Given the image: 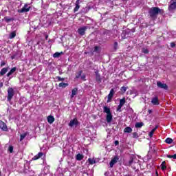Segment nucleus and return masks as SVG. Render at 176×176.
Segmentation results:
<instances>
[{"label":"nucleus","instance_id":"1","mask_svg":"<svg viewBox=\"0 0 176 176\" xmlns=\"http://www.w3.org/2000/svg\"><path fill=\"white\" fill-rule=\"evenodd\" d=\"M163 10L159 8V7H152L148 10V14L153 20H156L159 13H162Z\"/></svg>","mask_w":176,"mask_h":176},{"label":"nucleus","instance_id":"2","mask_svg":"<svg viewBox=\"0 0 176 176\" xmlns=\"http://www.w3.org/2000/svg\"><path fill=\"white\" fill-rule=\"evenodd\" d=\"M80 124V122H79V120H78L77 118H74V119H72L70 122L68 124L69 127H71L72 129H76L78 126Z\"/></svg>","mask_w":176,"mask_h":176},{"label":"nucleus","instance_id":"3","mask_svg":"<svg viewBox=\"0 0 176 176\" xmlns=\"http://www.w3.org/2000/svg\"><path fill=\"white\" fill-rule=\"evenodd\" d=\"M13 96H14V90L13 88H8V101H12V98H13Z\"/></svg>","mask_w":176,"mask_h":176},{"label":"nucleus","instance_id":"4","mask_svg":"<svg viewBox=\"0 0 176 176\" xmlns=\"http://www.w3.org/2000/svg\"><path fill=\"white\" fill-rule=\"evenodd\" d=\"M176 9V0H170V5L168 6V10H175Z\"/></svg>","mask_w":176,"mask_h":176},{"label":"nucleus","instance_id":"5","mask_svg":"<svg viewBox=\"0 0 176 176\" xmlns=\"http://www.w3.org/2000/svg\"><path fill=\"white\" fill-rule=\"evenodd\" d=\"M86 30H87V26H83L78 29V32L79 35H81V36H83L85 34H86Z\"/></svg>","mask_w":176,"mask_h":176},{"label":"nucleus","instance_id":"6","mask_svg":"<svg viewBox=\"0 0 176 176\" xmlns=\"http://www.w3.org/2000/svg\"><path fill=\"white\" fill-rule=\"evenodd\" d=\"M157 86L160 89H164V90H167V89H168V86H167V84L163 83L160 81H158L157 82Z\"/></svg>","mask_w":176,"mask_h":176},{"label":"nucleus","instance_id":"7","mask_svg":"<svg viewBox=\"0 0 176 176\" xmlns=\"http://www.w3.org/2000/svg\"><path fill=\"white\" fill-rule=\"evenodd\" d=\"M119 160V157L118 155L114 156V157L111 160L109 164L111 168L113 167V165L116 164L118 163V161Z\"/></svg>","mask_w":176,"mask_h":176},{"label":"nucleus","instance_id":"8","mask_svg":"<svg viewBox=\"0 0 176 176\" xmlns=\"http://www.w3.org/2000/svg\"><path fill=\"white\" fill-rule=\"evenodd\" d=\"M19 13H25L27 12H30V7L28 5L25 4V6L22 8V9L18 10Z\"/></svg>","mask_w":176,"mask_h":176},{"label":"nucleus","instance_id":"9","mask_svg":"<svg viewBox=\"0 0 176 176\" xmlns=\"http://www.w3.org/2000/svg\"><path fill=\"white\" fill-rule=\"evenodd\" d=\"M0 129L3 131H8V126L2 120H0Z\"/></svg>","mask_w":176,"mask_h":176},{"label":"nucleus","instance_id":"10","mask_svg":"<svg viewBox=\"0 0 176 176\" xmlns=\"http://www.w3.org/2000/svg\"><path fill=\"white\" fill-rule=\"evenodd\" d=\"M129 32H130V31H129V30H124L122 32V33L121 34V38L126 39V38H128Z\"/></svg>","mask_w":176,"mask_h":176},{"label":"nucleus","instance_id":"11","mask_svg":"<svg viewBox=\"0 0 176 176\" xmlns=\"http://www.w3.org/2000/svg\"><path fill=\"white\" fill-rule=\"evenodd\" d=\"M115 94V91L113 90V89H111L110 91V93L109 94L108 96H107V102H110L111 100H112V97H113V94Z\"/></svg>","mask_w":176,"mask_h":176},{"label":"nucleus","instance_id":"12","mask_svg":"<svg viewBox=\"0 0 176 176\" xmlns=\"http://www.w3.org/2000/svg\"><path fill=\"white\" fill-rule=\"evenodd\" d=\"M80 8V0H76V7L74 9V13L78 12V10H79Z\"/></svg>","mask_w":176,"mask_h":176},{"label":"nucleus","instance_id":"13","mask_svg":"<svg viewBox=\"0 0 176 176\" xmlns=\"http://www.w3.org/2000/svg\"><path fill=\"white\" fill-rule=\"evenodd\" d=\"M133 163H138V160H135V157H131L130 160L129 161V166H133Z\"/></svg>","mask_w":176,"mask_h":176},{"label":"nucleus","instance_id":"14","mask_svg":"<svg viewBox=\"0 0 176 176\" xmlns=\"http://www.w3.org/2000/svg\"><path fill=\"white\" fill-rule=\"evenodd\" d=\"M151 103L153 105H159V98L157 97H154L151 100Z\"/></svg>","mask_w":176,"mask_h":176},{"label":"nucleus","instance_id":"15","mask_svg":"<svg viewBox=\"0 0 176 176\" xmlns=\"http://www.w3.org/2000/svg\"><path fill=\"white\" fill-rule=\"evenodd\" d=\"M96 82H98V83H101L102 82V79H101V76H100V74H98V72H96Z\"/></svg>","mask_w":176,"mask_h":176},{"label":"nucleus","instance_id":"16","mask_svg":"<svg viewBox=\"0 0 176 176\" xmlns=\"http://www.w3.org/2000/svg\"><path fill=\"white\" fill-rule=\"evenodd\" d=\"M103 112H104V113H107V115H109L112 113H111V109H109V107L104 106L103 107Z\"/></svg>","mask_w":176,"mask_h":176},{"label":"nucleus","instance_id":"17","mask_svg":"<svg viewBox=\"0 0 176 176\" xmlns=\"http://www.w3.org/2000/svg\"><path fill=\"white\" fill-rule=\"evenodd\" d=\"M76 94H78V88H74L72 90V95H71L72 98H74V97H75Z\"/></svg>","mask_w":176,"mask_h":176},{"label":"nucleus","instance_id":"18","mask_svg":"<svg viewBox=\"0 0 176 176\" xmlns=\"http://www.w3.org/2000/svg\"><path fill=\"white\" fill-rule=\"evenodd\" d=\"M106 120L107 123H111L112 122V113L107 114Z\"/></svg>","mask_w":176,"mask_h":176},{"label":"nucleus","instance_id":"19","mask_svg":"<svg viewBox=\"0 0 176 176\" xmlns=\"http://www.w3.org/2000/svg\"><path fill=\"white\" fill-rule=\"evenodd\" d=\"M55 119L54 117H53V116H49L47 117V122L48 123H50V124H52L54 122Z\"/></svg>","mask_w":176,"mask_h":176},{"label":"nucleus","instance_id":"20","mask_svg":"<svg viewBox=\"0 0 176 176\" xmlns=\"http://www.w3.org/2000/svg\"><path fill=\"white\" fill-rule=\"evenodd\" d=\"M42 156H43V153L40 152L32 158V160H38V159H40Z\"/></svg>","mask_w":176,"mask_h":176},{"label":"nucleus","instance_id":"21","mask_svg":"<svg viewBox=\"0 0 176 176\" xmlns=\"http://www.w3.org/2000/svg\"><path fill=\"white\" fill-rule=\"evenodd\" d=\"M9 69V67H4L1 70L0 74L3 76L5 75V74H6V72H8Z\"/></svg>","mask_w":176,"mask_h":176},{"label":"nucleus","instance_id":"22","mask_svg":"<svg viewBox=\"0 0 176 176\" xmlns=\"http://www.w3.org/2000/svg\"><path fill=\"white\" fill-rule=\"evenodd\" d=\"M142 126H144L143 122H136L135 124V127L136 129H141V127H142Z\"/></svg>","mask_w":176,"mask_h":176},{"label":"nucleus","instance_id":"23","mask_svg":"<svg viewBox=\"0 0 176 176\" xmlns=\"http://www.w3.org/2000/svg\"><path fill=\"white\" fill-rule=\"evenodd\" d=\"M133 129L130 126H127L124 129V133H132Z\"/></svg>","mask_w":176,"mask_h":176},{"label":"nucleus","instance_id":"24","mask_svg":"<svg viewBox=\"0 0 176 176\" xmlns=\"http://www.w3.org/2000/svg\"><path fill=\"white\" fill-rule=\"evenodd\" d=\"M16 69H17V68L16 67H13L12 69H11L10 72L7 74V76H10V75H12L14 72H16Z\"/></svg>","mask_w":176,"mask_h":176},{"label":"nucleus","instance_id":"25","mask_svg":"<svg viewBox=\"0 0 176 176\" xmlns=\"http://www.w3.org/2000/svg\"><path fill=\"white\" fill-rule=\"evenodd\" d=\"M68 86V83L60 82L59 83V87H62L63 89H65Z\"/></svg>","mask_w":176,"mask_h":176},{"label":"nucleus","instance_id":"26","mask_svg":"<svg viewBox=\"0 0 176 176\" xmlns=\"http://www.w3.org/2000/svg\"><path fill=\"white\" fill-rule=\"evenodd\" d=\"M16 37V32H12L9 35V38L10 39H13V38H15Z\"/></svg>","mask_w":176,"mask_h":176},{"label":"nucleus","instance_id":"27","mask_svg":"<svg viewBox=\"0 0 176 176\" xmlns=\"http://www.w3.org/2000/svg\"><path fill=\"white\" fill-rule=\"evenodd\" d=\"M126 104V98H123L120 100V107H123Z\"/></svg>","mask_w":176,"mask_h":176},{"label":"nucleus","instance_id":"28","mask_svg":"<svg viewBox=\"0 0 176 176\" xmlns=\"http://www.w3.org/2000/svg\"><path fill=\"white\" fill-rule=\"evenodd\" d=\"M76 160H82L83 159V155L81 154H78L76 157Z\"/></svg>","mask_w":176,"mask_h":176},{"label":"nucleus","instance_id":"29","mask_svg":"<svg viewBox=\"0 0 176 176\" xmlns=\"http://www.w3.org/2000/svg\"><path fill=\"white\" fill-rule=\"evenodd\" d=\"M166 144H173V139L168 138L165 140Z\"/></svg>","mask_w":176,"mask_h":176},{"label":"nucleus","instance_id":"30","mask_svg":"<svg viewBox=\"0 0 176 176\" xmlns=\"http://www.w3.org/2000/svg\"><path fill=\"white\" fill-rule=\"evenodd\" d=\"M161 168L162 170H164L167 168V167L166 166V162H163L161 164Z\"/></svg>","mask_w":176,"mask_h":176},{"label":"nucleus","instance_id":"31","mask_svg":"<svg viewBox=\"0 0 176 176\" xmlns=\"http://www.w3.org/2000/svg\"><path fill=\"white\" fill-rule=\"evenodd\" d=\"M60 56H61V54H60V52H56L55 54H54L53 58H58Z\"/></svg>","mask_w":176,"mask_h":176},{"label":"nucleus","instance_id":"32","mask_svg":"<svg viewBox=\"0 0 176 176\" xmlns=\"http://www.w3.org/2000/svg\"><path fill=\"white\" fill-rule=\"evenodd\" d=\"M88 160L89 162V164H95L96 163V160L94 159L89 158Z\"/></svg>","mask_w":176,"mask_h":176},{"label":"nucleus","instance_id":"33","mask_svg":"<svg viewBox=\"0 0 176 176\" xmlns=\"http://www.w3.org/2000/svg\"><path fill=\"white\" fill-rule=\"evenodd\" d=\"M25 137H27V133H25L23 134H21L20 141H23V140H24V138H25Z\"/></svg>","mask_w":176,"mask_h":176},{"label":"nucleus","instance_id":"34","mask_svg":"<svg viewBox=\"0 0 176 176\" xmlns=\"http://www.w3.org/2000/svg\"><path fill=\"white\" fill-rule=\"evenodd\" d=\"M142 53H144V54H148V53H149V50H148V49H146V48H143L142 50Z\"/></svg>","mask_w":176,"mask_h":176},{"label":"nucleus","instance_id":"35","mask_svg":"<svg viewBox=\"0 0 176 176\" xmlns=\"http://www.w3.org/2000/svg\"><path fill=\"white\" fill-rule=\"evenodd\" d=\"M56 79L58 80V82H64V80H65V78H61L60 76L56 77Z\"/></svg>","mask_w":176,"mask_h":176},{"label":"nucleus","instance_id":"36","mask_svg":"<svg viewBox=\"0 0 176 176\" xmlns=\"http://www.w3.org/2000/svg\"><path fill=\"white\" fill-rule=\"evenodd\" d=\"M120 90H121L122 93H126V91L127 90V87H122Z\"/></svg>","mask_w":176,"mask_h":176},{"label":"nucleus","instance_id":"37","mask_svg":"<svg viewBox=\"0 0 176 176\" xmlns=\"http://www.w3.org/2000/svg\"><path fill=\"white\" fill-rule=\"evenodd\" d=\"M167 157H168L169 159H176V154H174L173 155H168Z\"/></svg>","mask_w":176,"mask_h":176},{"label":"nucleus","instance_id":"38","mask_svg":"<svg viewBox=\"0 0 176 176\" xmlns=\"http://www.w3.org/2000/svg\"><path fill=\"white\" fill-rule=\"evenodd\" d=\"M82 75V71H80L78 74L76 76V79H79Z\"/></svg>","mask_w":176,"mask_h":176},{"label":"nucleus","instance_id":"39","mask_svg":"<svg viewBox=\"0 0 176 176\" xmlns=\"http://www.w3.org/2000/svg\"><path fill=\"white\" fill-rule=\"evenodd\" d=\"M10 153H13V146H10L8 148Z\"/></svg>","mask_w":176,"mask_h":176},{"label":"nucleus","instance_id":"40","mask_svg":"<svg viewBox=\"0 0 176 176\" xmlns=\"http://www.w3.org/2000/svg\"><path fill=\"white\" fill-rule=\"evenodd\" d=\"M133 135V138H137L138 137V133H137L136 132L133 133L132 134Z\"/></svg>","mask_w":176,"mask_h":176},{"label":"nucleus","instance_id":"41","mask_svg":"<svg viewBox=\"0 0 176 176\" xmlns=\"http://www.w3.org/2000/svg\"><path fill=\"white\" fill-rule=\"evenodd\" d=\"M99 49H100V47H98V46H95V47H94V52H98Z\"/></svg>","mask_w":176,"mask_h":176},{"label":"nucleus","instance_id":"42","mask_svg":"<svg viewBox=\"0 0 176 176\" xmlns=\"http://www.w3.org/2000/svg\"><path fill=\"white\" fill-rule=\"evenodd\" d=\"M148 135H149V137H151V138L153 137V131L149 132Z\"/></svg>","mask_w":176,"mask_h":176},{"label":"nucleus","instance_id":"43","mask_svg":"<svg viewBox=\"0 0 176 176\" xmlns=\"http://www.w3.org/2000/svg\"><path fill=\"white\" fill-rule=\"evenodd\" d=\"M6 63H5V61H1V67H3L4 65H6Z\"/></svg>","mask_w":176,"mask_h":176},{"label":"nucleus","instance_id":"44","mask_svg":"<svg viewBox=\"0 0 176 176\" xmlns=\"http://www.w3.org/2000/svg\"><path fill=\"white\" fill-rule=\"evenodd\" d=\"M175 46V43H170V47H174Z\"/></svg>","mask_w":176,"mask_h":176},{"label":"nucleus","instance_id":"45","mask_svg":"<svg viewBox=\"0 0 176 176\" xmlns=\"http://www.w3.org/2000/svg\"><path fill=\"white\" fill-rule=\"evenodd\" d=\"M114 144H115L116 146L119 145V141L116 140V141L114 142Z\"/></svg>","mask_w":176,"mask_h":176},{"label":"nucleus","instance_id":"46","mask_svg":"<svg viewBox=\"0 0 176 176\" xmlns=\"http://www.w3.org/2000/svg\"><path fill=\"white\" fill-rule=\"evenodd\" d=\"M114 47L115 48L118 47V42L114 43Z\"/></svg>","mask_w":176,"mask_h":176},{"label":"nucleus","instance_id":"47","mask_svg":"<svg viewBox=\"0 0 176 176\" xmlns=\"http://www.w3.org/2000/svg\"><path fill=\"white\" fill-rule=\"evenodd\" d=\"M122 107H123V106H120V104H119L118 111H119V109H122Z\"/></svg>","mask_w":176,"mask_h":176},{"label":"nucleus","instance_id":"48","mask_svg":"<svg viewBox=\"0 0 176 176\" xmlns=\"http://www.w3.org/2000/svg\"><path fill=\"white\" fill-rule=\"evenodd\" d=\"M85 78H86V76L85 75L81 76V79H85Z\"/></svg>","mask_w":176,"mask_h":176},{"label":"nucleus","instance_id":"49","mask_svg":"<svg viewBox=\"0 0 176 176\" xmlns=\"http://www.w3.org/2000/svg\"><path fill=\"white\" fill-rule=\"evenodd\" d=\"M156 129H157V127L154 128L153 129H152L151 131H153V133H155V131H156Z\"/></svg>","mask_w":176,"mask_h":176},{"label":"nucleus","instance_id":"50","mask_svg":"<svg viewBox=\"0 0 176 176\" xmlns=\"http://www.w3.org/2000/svg\"><path fill=\"white\" fill-rule=\"evenodd\" d=\"M151 112H152V110H148V113H151Z\"/></svg>","mask_w":176,"mask_h":176},{"label":"nucleus","instance_id":"51","mask_svg":"<svg viewBox=\"0 0 176 176\" xmlns=\"http://www.w3.org/2000/svg\"><path fill=\"white\" fill-rule=\"evenodd\" d=\"M3 86V84L0 83V87H2Z\"/></svg>","mask_w":176,"mask_h":176},{"label":"nucleus","instance_id":"52","mask_svg":"<svg viewBox=\"0 0 176 176\" xmlns=\"http://www.w3.org/2000/svg\"><path fill=\"white\" fill-rule=\"evenodd\" d=\"M14 57H15L14 56H12V60H14Z\"/></svg>","mask_w":176,"mask_h":176},{"label":"nucleus","instance_id":"53","mask_svg":"<svg viewBox=\"0 0 176 176\" xmlns=\"http://www.w3.org/2000/svg\"><path fill=\"white\" fill-rule=\"evenodd\" d=\"M124 176H130V175H125Z\"/></svg>","mask_w":176,"mask_h":176}]
</instances>
